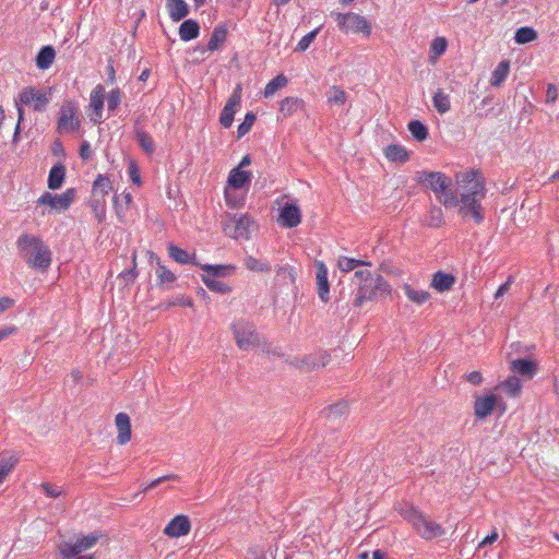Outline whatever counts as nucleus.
Here are the masks:
<instances>
[{
    "label": "nucleus",
    "instance_id": "obj_1",
    "mask_svg": "<svg viewBox=\"0 0 559 559\" xmlns=\"http://www.w3.org/2000/svg\"><path fill=\"white\" fill-rule=\"evenodd\" d=\"M459 214L472 217L476 224L484 222L481 201L486 197L485 179L477 170H467L456 175Z\"/></svg>",
    "mask_w": 559,
    "mask_h": 559
},
{
    "label": "nucleus",
    "instance_id": "obj_2",
    "mask_svg": "<svg viewBox=\"0 0 559 559\" xmlns=\"http://www.w3.org/2000/svg\"><path fill=\"white\" fill-rule=\"evenodd\" d=\"M352 305L354 308H361L365 302L373 301L378 296L390 294L391 286L380 274L373 275L368 270L355 271L350 278Z\"/></svg>",
    "mask_w": 559,
    "mask_h": 559
},
{
    "label": "nucleus",
    "instance_id": "obj_3",
    "mask_svg": "<svg viewBox=\"0 0 559 559\" xmlns=\"http://www.w3.org/2000/svg\"><path fill=\"white\" fill-rule=\"evenodd\" d=\"M23 260L33 269L47 270L51 263V251L34 235L22 234L16 241Z\"/></svg>",
    "mask_w": 559,
    "mask_h": 559
},
{
    "label": "nucleus",
    "instance_id": "obj_4",
    "mask_svg": "<svg viewBox=\"0 0 559 559\" xmlns=\"http://www.w3.org/2000/svg\"><path fill=\"white\" fill-rule=\"evenodd\" d=\"M415 180L417 183L431 189L439 201L445 207L457 206V192L452 189V180L443 173L439 171H417L415 174Z\"/></svg>",
    "mask_w": 559,
    "mask_h": 559
},
{
    "label": "nucleus",
    "instance_id": "obj_5",
    "mask_svg": "<svg viewBox=\"0 0 559 559\" xmlns=\"http://www.w3.org/2000/svg\"><path fill=\"white\" fill-rule=\"evenodd\" d=\"M231 330L236 344L240 349L248 350L260 345L261 336L252 322L238 320L233 323Z\"/></svg>",
    "mask_w": 559,
    "mask_h": 559
},
{
    "label": "nucleus",
    "instance_id": "obj_6",
    "mask_svg": "<svg viewBox=\"0 0 559 559\" xmlns=\"http://www.w3.org/2000/svg\"><path fill=\"white\" fill-rule=\"evenodd\" d=\"M408 521L413 524L416 532L425 539L429 540L445 534V530L428 516L416 509L408 513Z\"/></svg>",
    "mask_w": 559,
    "mask_h": 559
},
{
    "label": "nucleus",
    "instance_id": "obj_7",
    "mask_svg": "<svg viewBox=\"0 0 559 559\" xmlns=\"http://www.w3.org/2000/svg\"><path fill=\"white\" fill-rule=\"evenodd\" d=\"M335 21L337 22L338 28L344 32H353V33H362L365 35H369L371 32V26L367 22V20L356 13H333Z\"/></svg>",
    "mask_w": 559,
    "mask_h": 559
},
{
    "label": "nucleus",
    "instance_id": "obj_8",
    "mask_svg": "<svg viewBox=\"0 0 559 559\" xmlns=\"http://www.w3.org/2000/svg\"><path fill=\"white\" fill-rule=\"evenodd\" d=\"M76 197L74 188L67 189L61 194H53L51 192H44L37 200L39 205H48L58 211H66L70 207Z\"/></svg>",
    "mask_w": 559,
    "mask_h": 559
},
{
    "label": "nucleus",
    "instance_id": "obj_9",
    "mask_svg": "<svg viewBox=\"0 0 559 559\" xmlns=\"http://www.w3.org/2000/svg\"><path fill=\"white\" fill-rule=\"evenodd\" d=\"M76 106L73 102H66L58 118L57 128L60 133L76 131L80 128V120L76 118Z\"/></svg>",
    "mask_w": 559,
    "mask_h": 559
},
{
    "label": "nucleus",
    "instance_id": "obj_10",
    "mask_svg": "<svg viewBox=\"0 0 559 559\" xmlns=\"http://www.w3.org/2000/svg\"><path fill=\"white\" fill-rule=\"evenodd\" d=\"M241 96L242 87L240 84H237L219 116V123L224 128H229L233 124L235 114L241 104Z\"/></svg>",
    "mask_w": 559,
    "mask_h": 559
},
{
    "label": "nucleus",
    "instance_id": "obj_11",
    "mask_svg": "<svg viewBox=\"0 0 559 559\" xmlns=\"http://www.w3.org/2000/svg\"><path fill=\"white\" fill-rule=\"evenodd\" d=\"M19 102L23 105H32L34 110L44 111L49 103V98L45 93H41L34 87H25L19 94Z\"/></svg>",
    "mask_w": 559,
    "mask_h": 559
},
{
    "label": "nucleus",
    "instance_id": "obj_12",
    "mask_svg": "<svg viewBox=\"0 0 559 559\" xmlns=\"http://www.w3.org/2000/svg\"><path fill=\"white\" fill-rule=\"evenodd\" d=\"M278 221L283 227L293 228L301 222V211L295 203H285L280 210Z\"/></svg>",
    "mask_w": 559,
    "mask_h": 559
},
{
    "label": "nucleus",
    "instance_id": "obj_13",
    "mask_svg": "<svg viewBox=\"0 0 559 559\" xmlns=\"http://www.w3.org/2000/svg\"><path fill=\"white\" fill-rule=\"evenodd\" d=\"M191 523L187 515H176L164 528V534L168 537H181L190 533Z\"/></svg>",
    "mask_w": 559,
    "mask_h": 559
},
{
    "label": "nucleus",
    "instance_id": "obj_14",
    "mask_svg": "<svg viewBox=\"0 0 559 559\" xmlns=\"http://www.w3.org/2000/svg\"><path fill=\"white\" fill-rule=\"evenodd\" d=\"M316 283L319 298L323 302L330 299V283L328 280V269L322 261H316Z\"/></svg>",
    "mask_w": 559,
    "mask_h": 559
},
{
    "label": "nucleus",
    "instance_id": "obj_15",
    "mask_svg": "<svg viewBox=\"0 0 559 559\" xmlns=\"http://www.w3.org/2000/svg\"><path fill=\"white\" fill-rule=\"evenodd\" d=\"M497 401L498 399L495 394L477 396L474 403L475 416L479 419L489 416L493 412Z\"/></svg>",
    "mask_w": 559,
    "mask_h": 559
},
{
    "label": "nucleus",
    "instance_id": "obj_16",
    "mask_svg": "<svg viewBox=\"0 0 559 559\" xmlns=\"http://www.w3.org/2000/svg\"><path fill=\"white\" fill-rule=\"evenodd\" d=\"M329 358L330 356L325 352L309 354L300 360V365H298V367L305 371H311L325 367L329 362Z\"/></svg>",
    "mask_w": 559,
    "mask_h": 559
},
{
    "label": "nucleus",
    "instance_id": "obj_17",
    "mask_svg": "<svg viewBox=\"0 0 559 559\" xmlns=\"http://www.w3.org/2000/svg\"><path fill=\"white\" fill-rule=\"evenodd\" d=\"M116 427L118 429L117 441L119 444H126L131 439L130 417L126 413L116 415Z\"/></svg>",
    "mask_w": 559,
    "mask_h": 559
},
{
    "label": "nucleus",
    "instance_id": "obj_18",
    "mask_svg": "<svg viewBox=\"0 0 559 559\" xmlns=\"http://www.w3.org/2000/svg\"><path fill=\"white\" fill-rule=\"evenodd\" d=\"M252 174L250 171L234 168L230 170L227 182L233 189H242L248 187L251 182Z\"/></svg>",
    "mask_w": 559,
    "mask_h": 559
},
{
    "label": "nucleus",
    "instance_id": "obj_19",
    "mask_svg": "<svg viewBox=\"0 0 559 559\" xmlns=\"http://www.w3.org/2000/svg\"><path fill=\"white\" fill-rule=\"evenodd\" d=\"M511 370L522 377L533 378L537 371V364L528 358H518L511 362Z\"/></svg>",
    "mask_w": 559,
    "mask_h": 559
},
{
    "label": "nucleus",
    "instance_id": "obj_20",
    "mask_svg": "<svg viewBox=\"0 0 559 559\" xmlns=\"http://www.w3.org/2000/svg\"><path fill=\"white\" fill-rule=\"evenodd\" d=\"M455 284V276L450 273L438 271L432 275L430 286L439 293L450 290Z\"/></svg>",
    "mask_w": 559,
    "mask_h": 559
},
{
    "label": "nucleus",
    "instance_id": "obj_21",
    "mask_svg": "<svg viewBox=\"0 0 559 559\" xmlns=\"http://www.w3.org/2000/svg\"><path fill=\"white\" fill-rule=\"evenodd\" d=\"M66 171L64 165L60 162L51 167L47 179V186L50 190H58L62 187Z\"/></svg>",
    "mask_w": 559,
    "mask_h": 559
},
{
    "label": "nucleus",
    "instance_id": "obj_22",
    "mask_svg": "<svg viewBox=\"0 0 559 559\" xmlns=\"http://www.w3.org/2000/svg\"><path fill=\"white\" fill-rule=\"evenodd\" d=\"M201 269L206 272L205 276L212 278L231 276L236 271V266L231 264H203Z\"/></svg>",
    "mask_w": 559,
    "mask_h": 559
},
{
    "label": "nucleus",
    "instance_id": "obj_23",
    "mask_svg": "<svg viewBox=\"0 0 559 559\" xmlns=\"http://www.w3.org/2000/svg\"><path fill=\"white\" fill-rule=\"evenodd\" d=\"M104 93L105 88L98 84L91 93V107L96 118H93L94 122H99L102 119V112L104 108Z\"/></svg>",
    "mask_w": 559,
    "mask_h": 559
},
{
    "label": "nucleus",
    "instance_id": "obj_24",
    "mask_svg": "<svg viewBox=\"0 0 559 559\" xmlns=\"http://www.w3.org/2000/svg\"><path fill=\"white\" fill-rule=\"evenodd\" d=\"M199 34L200 25L195 20H185L179 26V36L183 41L195 39Z\"/></svg>",
    "mask_w": 559,
    "mask_h": 559
},
{
    "label": "nucleus",
    "instance_id": "obj_25",
    "mask_svg": "<svg viewBox=\"0 0 559 559\" xmlns=\"http://www.w3.org/2000/svg\"><path fill=\"white\" fill-rule=\"evenodd\" d=\"M167 8L174 22H179L189 14V7L185 0H167Z\"/></svg>",
    "mask_w": 559,
    "mask_h": 559
},
{
    "label": "nucleus",
    "instance_id": "obj_26",
    "mask_svg": "<svg viewBox=\"0 0 559 559\" xmlns=\"http://www.w3.org/2000/svg\"><path fill=\"white\" fill-rule=\"evenodd\" d=\"M168 253L171 259L180 264H192L199 265L195 254L190 255L188 251L179 248L176 245L170 243L168 247Z\"/></svg>",
    "mask_w": 559,
    "mask_h": 559
},
{
    "label": "nucleus",
    "instance_id": "obj_27",
    "mask_svg": "<svg viewBox=\"0 0 559 559\" xmlns=\"http://www.w3.org/2000/svg\"><path fill=\"white\" fill-rule=\"evenodd\" d=\"M227 33L228 32H227V28L225 25L219 24V25L215 26V28L213 29V32L211 34V38L207 44V49L210 51L219 49L223 46V44L226 41Z\"/></svg>",
    "mask_w": 559,
    "mask_h": 559
},
{
    "label": "nucleus",
    "instance_id": "obj_28",
    "mask_svg": "<svg viewBox=\"0 0 559 559\" xmlns=\"http://www.w3.org/2000/svg\"><path fill=\"white\" fill-rule=\"evenodd\" d=\"M19 457L14 453L2 454L0 457V485L5 480L8 475L15 468Z\"/></svg>",
    "mask_w": 559,
    "mask_h": 559
},
{
    "label": "nucleus",
    "instance_id": "obj_29",
    "mask_svg": "<svg viewBox=\"0 0 559 559\" xmlns=\"http://www.w3.org/2000/svg\"><path fill=\"white\" fill-rule=\"evenodd\" d=\"M56 57L52 46H44L36 56V66L38 69L46 70L50 68Z\"/></svg>",
    "mask_w": 559,
    "mask_h": 559
},
{
    "label": "nucleus",
    "instance_id": "obj_30",
    "mask_svg": "<svg viewBox=\"0 0 559 559\" xmlns=\"http://www.w3.org/2000/svg\"><path fill=\"white\" fill-rule=\"evenodd\" d=\"M112 190V185L110 179L105 175H98L96 180L93 183L92 195L96 198H103Z\"/></svg>",
    "mask_w": 559,
    "mask_h": 559
},
{
    "label": "nucleus",
    "instance_id": "obj_31",
    "mask_svg": "<svg viewBox=\"0 0 559 559\" xmlns=\"http://www.w3.org/2000/svg\"><path fill=\"white\" fill-rule=\"evenodd\" d=\"M385 157L391 162L406 163L409 159L407 150L399 144H390L385 148Z\"/></svg>",
    "mask_w": 559,
    "mask_h": 559
},
{
    "label": "nucleus",
    "instance_id": "obj_32",
    "mask_svg": "<svg viewBox=\"0 0 559 559\" xmlns=\"http://www.w3.org/2000/svg\"><path fill=\"white\" fill-rule=\"evenodd\" d=\"M337 266L342 272L348 273L358 266H371V262L342 255L337 260Z\"/></svg>",
    "mask_w": 559,
    "mask_h": 559
},
{
    "label": "nucleus",
    "instance_id": "obj_33",
    "mask_svg": "<svg viewBox=\"0 0 559 559\" xmlns=\"http://www.w3.org/2000/svg\"><path fill=\"white\" fill-rule=\"evenodd\" d=\"M245 266L252 272L267 273L272 270V265L267 260H259L252 255L245 258Z\"/></svg>",
    "mask_w": 559,
    "mask_h": 559
},
{
    "label": "nucleus",
    "instance_id": "obj_34",
    "mask_svg": "<svg viewBox=\"0 0 559 559\" xmlns=\"http://www.w3.org/2000/svg\"><path fill=\"white\" fill-rule=\"evenodd\" d=\"M510 70V62L508 60H502L499 62L495 71L492 72L490 84L492 86H500L507 79Z\"/></svg>",
    "mask_w": 559,
    "mask_h": 559
},
{
    "label": "nucleus",
    "instance_id": "obj_35",
    "mask_svg": "<svg viewBox=\"0 0 559 559\" xmlns=\"http://www.w3.org/2000/svg\"><path fill=\"white\" fill-rule=\"evenodd\" d=\"M304 106V100L298 97H286L281 102L280 111L284 117L292 116Z\"/></svg>",
    "mask_w": 559,
    "mask_h": 559
},
{
    "label": "nucleus",
    "instance_id": "obj_36",
    "mask_svg": "<svg viewBox=\"0 0 559 559\" xmlns=\"http://www.w3.org/2000/svg\"><path fill=\"white\" fill-rule=\"evenodd\" d=\"M252 219L248 215H240L235 222V237L249 238Z\"/></svg>",
    "mask_w": 559,
    "mask_h": 559
},
{
    "label": "nucleus",
    "instance_id": "obj_37",
    "mask_svg": "<svg viewBox=\"0 0 559 559\" xmlns=\"http://www.w3.org/2000/svg\"><path fill=\"white\" fill-rule=\"evenodd\" d=\"M151 259H152V261L153 260L157 261L158 269H157L156 274H157L158 285L171 284L176 281V275L170 270H168L166 266L160 264L159 258L156 254L152 253Z\"/></svg>",
    "mask_w": 559,
    "mask_h": 559
},
{
    "label": "nucleus",
    "instance_id": "obj_38",
    "mask_svg": "<svg viewBox=\"0 0 559 559\" xmlns=\"http://www.w3.org/2000/svg\"><path fill=\"white\" fill-rule=\"evenodd\" d=\"M499 388L509 395L516 396L521 392L522 382L518 377L511 376L501 382Z\"/></svg>",
    "mask_w": 559,
    "mask_h": 559
},
{
    "label": "nucleus",
    "instance_id": "obj_39",
    "mask_svg": "<svg viewBox=\"0 0 559 559\" xmlns=\"http://www.w3.org/2000/svg\"><path fill=\"white\" fill-rule=\"evenodd\" d=\"M433 106L440 114H445L450 110V97L448 94L443 93L442 90H438L432 97Z\"/></svg>",
    "mask_w": 559,
    "mask_h": 559
},
{
    "label": "nucleus",
    "instance_id": "obj_40",
    "mask_svg": "<svg viewBox=\"0 0 559 559\" xmlns=\"http://www.w3.org/2000/svg\"><path fill=\"white\" fill-rule=\"evenodd\" d=\"M202 282L210 290L214 293L229 294L231 292V287L229 285L218 281L217 278H212L211 276H202Z\"/></svg>",
    "mask_w": 559,
    "mask_h": 559
},
{
    "label": "nucleus",
    "instance_id": "obj_41",
    "mask_svg": "<svg viewBox=\"0 0 559 559\" xmlns=\"http://www.w3.org/2000/svg\"><path fill=\"white\" fill-rule=\"evenodd\" d=\"M537 38V32L530 26H522L516 29L514 40L518 44H527Z\"/></svg>",
    "mask_w": 559,
    "mask_h": 559
},
{
    "label": "nucleus",
    "instance_id": "obj_42",
    "mask_svg": "<svg viewBox=\"0 0 559 559\" xmlns=\"http://www.w3.org/2000/svg\"><path fill=\"white\" fill-rule=\"evenodd\" d=\"M288 79L284 74H278L274 79H272L264 88V97H271L274 95L280 88H283L287 85Z\"/></svg>",
    "mask_w": 559,
    "mask_h": 559
},
{
    "label": "nucleus",
    "instance_id": "obj_43",
    "mask_svg": "<svg viewBox=\"0 0 559 559\" xmlns=\"http://www.w3.org/2000/svg\"><path fill=\"white\" fill-rule=\"evenodd\" d=\"M408 130L412 133L413 138L417 141H425L428 136V128L419 120H411L408 122Z\"/></svg>",
    "mask_w": 559,
    "mask_h": 559
},
{
    "label": "nucleus",
    "instance_id": "obj_44",
    "mask_svg": "<svg viewBox=\"0 0 559 559\" xmlns=\"http://www.w3.org/2000/svg\"><path fill=\"white\" fill-rule=\"evenodd\" d=\"M404 292L407 298L417 305H423L430 298V294L428 292L417 290L411 285H405Z\"/></svg>",
    "mask_w": 559,
    "mask_h": 559
},
{
    "label": "nucleus",
    "instance_id": "obj_45",
    "mask_svg": "<svg viewBox=\"0 0 559 559\" xmlns=\"http://www.w3.org/2000/svg\"><path fill=\"white\" fill-rule=\"evenodd\" d=\"M135 136L139 145L145 153L152 154L155 151L154 140L148 133L138 130Z\"/></svg>",
    "mask_w": 559,
    "mask_h": 559
},
{
    "label": "nucleus",
    "instance_id": "obj_46",
    "mask_svg": "<svg viewBox=\"0 0 559 559\" xmlns=\"http://www.w3.org/2000/svg\"><path fill=\"white\" fill-rule=\"evenodd\" d=\"M328 103L331 105H344L347 99V94L338 86H332L326 92Z\"/></svg>",
    "mask_w": 559,
    "mask_h": 559
},
{
    "label": "nucleus",
    "instance_id": "obj_47",
    "mask_svg": "<svg viewBox=\"0 0 559 559\" xmlns=\"http://www.w3.org/2000/svg\"><path fill=\"white\" fill-rule=\"evenodd\" d=\"M443 213L438 206H432L425 219V224L432 228H438L443 224Z\"/></svg>",
    "mask_w": 559,
    "mask_h": 559
},
{
    "label": "nucleus",
    "instance_id": "obj_48",
    "mask_svg": "<svg viewBox=\"0 0 559 559\" xmlns=\"http://www.w3.org/2000/svg\"><path fill=\"white\" fill-rule=\"evenodd\" d=\"M92 211L99 223L105 219L106 216V201L103 198H96L92 195L90 201Z\"/></svg>",
    "mask_w": 559,
    "mask_h": 559
},
{
    "label": "nucleus",
    "instance_id": "obj_49",
    "mask_svg": "<svg viewBox=\"0 0 559 559\" xmlns=\"http://www.w3.org/2000/svg\"><path fill=\"white\" fill-rule=\"evenodd\" d=\"M348 409V404L346 402H337L322 411V414L326 418H337L343 416Z\"/></svg>",
    "mask_w": 559,
    "mask_h": 559
},
{
    "label": "nucleus",
    "instance_id": "obj_50",
    "mask_svg": "<svg viewBox=\"0 0 559 559\" xmlns=\"http://www.w3.org/2000/svg\"><path fill=\"white\" fill-rule=\"evenodd\" d=\"M59 550L64 559H72L74 557H78L82 552V549L79 546L78 542L74 544L63 542L62 544H60Z\"/></svg>",
    "mask_w": 559,
    "mask_h": 559
},
{
    "label": "nucleus",
    "instance_id": "obj_51",
    "mask_svg": "<svg viewBox=\"0 0 559 559\" xmlns=\"http://www.w3.org/2000/svg\"><path fill=\"white\" fill-rule=\"evenodd\" d=\"M255 120L257 116L254 112H247L243 121L237 128V138L240 139L245 136L251 130Z\"/></svg>",
    "mask_w": 559,
    "mask_h": 559
},
{
    "label": "nucleus",
    "instance_id": "obj_52",
    "mask_svg": "<svg viewBox=\"0 0 559 559\" xmlns=\"http://www.w3.org/2000/svg\"><path fill=\"white\" fill-rule=\"evenodd\" d=\"M122 92L120 88L111 90L107 95V107L110 112H115L122 100Z\"/></svg>",
    "mask_w": 559,
    "mask_h": 559
},
{
    "label": "nucleus",
    "instance_id": "obj_53",
    "mask_svg": "<svg viewBox=\"0 0 559 559\" xmlns=\"http://www.w3.org/2000/svg\"><path fill=\"white\" fill-rule=\"evenodd\" d=\"M321 29V26L320 27H317L316 29L309 32L308 34H306L297 44L296 48H295V51H306L309 46L313 43V40L316 39V37L318 36L319 32Z\"/></svg>",
    "mask_w": 559,
    "mask_h": 559
},
{
    "label": "nucleus",
    "instance_id": "obj_54",
    "mask_svg": "<svg viewBox=\"0 0 559 559\" xmlns=\"http://www.w3.org/2000/svg\"><path fill=\"white\" fill-rule=\"evenodd\" d=\"M448 41L444 37H437L432 40L430 45V53L431 58H439L447 50Z\"/></svg>",
    "mask_w": 559,
    "mask_h": 559
},
{
    "label": "nucleus",
    "instance_id": "obj_55",
    "mask_svg": "<svg viewBox=\"0 0 559 559\" xmlns=\"http://www.w3.org/2000/svg\"><path fill=\"white\" fill-rule=\"evenodd\" d=\"M277 277L282 278L285 284H295L296 281V272L292 266H281L276 271Z\"/></svg>",
    "mask_w": 559,
    "mask_h": 559
},
{
    "label": "nucleus",
    "instance_id": "obj_56",
    "mask_svg": "<svg viewBox=\"0 0 559 559\" xmlns=\"http://www.w3.org/2000/svg\"><path fill=\"white\" fill-rule=\"evenodd\" d=\"M100 534L98 532H93L90 535L83 536L82 538L78 539V544L81 547L82 551L87 550L92 548L98 539L100 538Z\"/></svg>",
    "mask_w": 559,
    "mask_h": 559
},
{
    "label": "nucleus",
    "instance_id": "obj_57",
    "mask_svg": "<svg viewBox=\"0 0 559 559\" xmlns=\"http://www.w3.org/2000/svg\"><path fill=\"white\" fill-rule=\"evenodd\" d=\"M177 479H179V476L176 474H168V475L162 476V477L151 481L146 487L143 488L142 492H146L150 489L156 488L157 486H159L160 484H163L165 481L177 480Z\"/></svg>",
    "mask_w": 559,
    "mask_h": 559
},
{
    "label": "nucleus",
    "instance_id": "obj_58",
    "mask_svg": "<svg viewBox=\"0 0 559 559\" xmlns=\"http://www.w3.org/2000/svg\"><path fill=\"white\" fill-rule=\"evenodd\" d=\"M128 173H129L131 181L134 185H136V186H141L142 185V180H141V176H140V169H139L138 165L134 162H131L129 164Z\"/></svg>",
    "mask_w": 559,
    "mask_h": 559
},
{
    "label": "nucleus",
    "instance_id": "obj_59",
    "mask_svg": "<svg viewBox=\"0 0 559 559\" xmlns=\"http://www.w3.org/2000/svg\"><path fill=\"white\" fill-rule=\"evenodd\" d=\"M135 254L132 257L133 266L129 270L123 271L120 276L129 284L133 283L136 278L138 272H136V263H135Z\"/></svg>",
    "mask_w": 559,
    "mask_h": 559
},
{
    "label": "nucleus",
    "instance_id": "obj_60",
    "mask_svg": "<svg viewBox=\"0 0 559 559\" xmlns=\"http://www.w3.org/2000/svg\"><path fill=\"white\" fill-rule=\"evenodd\" d=\"M16 108H17L19 119H17V123H16L14 134H13V140H12L13 143L19 142L20 133H21V123L24 121V109L17 102H16Z\"/></svg>",
    "mask_w": 559,
    "mask_h": 559
},
{
    "label": "nucleus",
    "instance_id": "obj_61",
    "mask_svg": "<svg viewBox=\"0 0 559 559\" xmlns=\"http://www.w3.org/2000/svg\"><path fill=\"white\" fill-rule=\"evenodd\" d=\"M80 157L83 159V160H88L91 159L92 157V148H91V145L87 141H83L80 145Z\"/></svg>",
    "mask_w": 559,
    "mask_h": 559
},
{
    "label": "nucleus",
    "instance_id": "obj_62",
    "mask_svg": "<svg viewBox=\"0 0 559 559\" xmlns=\"http://www.w3.org/2000/svg\"><path fill=\"white\" fill-rule=\"evenodd\" d=\"M41 487L48 497L57 498L61 495V490L57 486L45 483Z\"/></svg>",
    "mask_w": 559,
    "mask_h": 559
},
{
    "label": "nucleus",
    "instance_id": "obj_63",
    "mask_svg": "<svg viewBox=\"0 0 559 559\" xmlns=\"http://www.w3.org/2000/svg\"><path fill=\"white\" fill-rule=\"evenodd\" d=\"M170 306H185V307H191L192 299L189 297H186L183 295L177 297L173 302L169 304Z\"/></svg>",
    "mask_w": 559,
    "mask_h": 559
},
{
    "label": "nucleus",
    "instance_id": "obj_64",
    "mask_svg": "<svg viewBox=\"0 0 559 559\" xmlns=\"http://www.w3.org/2000/svg\"><path fill=\"white\" fill-rule=\"evenodd\" d=\"M557 99V88L555 85L549 84L546 91V102L555 103Z\"/></svg>",
    "mask_w": 559,
    "mask_h": 559
}]
</instances>
